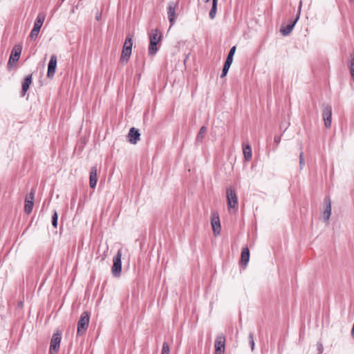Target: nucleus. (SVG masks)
<instances>
[{
  "label": "nucleus",
  "instance_id": "obj_10",
  "mask_svg": "<svg viewBox=\"0 0 354 354\" xmlns=\"http://www.w3.org/2000/svg\"><path fill=\"white\" fill-rule=\"evenodd\" d=\"M178 7V1H170L167 6V15L170 23V27L174 26L176 21V10Z\"/></svg>",
  "mask_w": 354,
  "mask_h": 354
},
{
  "label": "nucleus",
  "instance_id": "obj_26",
  "mask_svg": "<svg viewBox=\"0 0 354 354\" xmlns=\"http://www.w3.org/2000/svg\"><path fill=\"white\" fill-rule=\"evenodd\" d=\"M217 10V3H212V8L209 13V17L211 19H214Z\"/></svg>",
  "mask_w": 354,
  "mask_h": 354
},
{
  "label": "nucleus",
  "instance_id": "obj_9",
  "mask_svg": "<svg viewBox=\"0 0 354 354\" xmlns=\"http://www.w3.org/2000/svg\"><path fill=\"white\" fill-rule=\"evenodd\" d=\"M211 225L214 234L215 236L219 235L221 231V226L219 215L217 212L214 211L211 213Z\"/></svg>",
  "mask_w": 354,
  "mask_h": 354
},
{
  "label": "nucleus",
  "instance_id": "obj_23",
  "mask_svg": "<svg viewBox=\"0 0 354 354\" xmlns=\"http://www.w3.org/2000/svg\"><path fill=\"white\" fill-rule=\"evenodd\" d=\"M350 63H349V70L351 73V75L354 81V53H351L350 55Z\"/></svg>",
  "mask_w": 354,
  "mask_h": 354
},
{
  "label": "nucleus",
  "instance_id": "obj_12",
  "mask_svg": "<svg viewBox=\"0 0 354 354\" xmlns=\"http://www.w3.org/2000/svg\"><path fill=\"white\" fill-rule=\"evenodd\" d=\"M225 337L223 334L217 335L215 343V354H224L225 353Z\"/></svg>",
  "mask_w": 354,
  "mask_h": 354
},
{
  "label": "nucleus",
  "instance_id": "obj_27",
  "mask_svg": "<svg viewBox=\"0 0 354 354\" xmlns=\"http://www.w3.org/2000/svg\"><path fill=\"white\" fill-rule=\"evenodd\" d=\"M226 199H236L235 192L232 189H227Z\"/></svg>",
  "mask_w": 354,
  "mask_h": 354
},
{
  "label": "nucleus",
  "instance_id": "obj_37",
  "mask_svg": "<svg viewBox=\"0 0 354 354\" xmlns=\"http://www.w3.org/2000/svg\"><path fill=\"white\" fill-rule=\"evenodd\" d=\"M44 280H42V281H41V285H40V286H39V290H38L39 291L41 290V286H42V285L44 284Z\"/></svg>",
  "mask_w": 354,
  "mask_h": 354
},
{
  "label": "nucleus",
  "instance_id": "obj_28",
  "mask_svg": "<svg viewBox=\"0 0 354 354\" xmlns=\"http://www.w3.org/2000/svg\"><path fill=\"white\" fill-rule=\"evenodd\" d=\"M249 343H250V347H251V350L252 351H254V333L252 332H250L249 333Z\"/></svg>",
  "mask_w": 354,
  "mask_h": 354
},
{
  "label": "nucleus",
  "instance_id": "obj_11",
  "mask_svg": "<svg viewBox=\"0 0 354 354\" xmlns=\"http://www.w3.org/2000/svg\"><path fill=\"white\" fill-rule=\"evenodd\" d=\"M322 117L326 128L331 127L332 107L328 104H323Z\"/></svg>",
  "mask_w": 354,
  "mask_h": 354
},
{
  "label": "nucleus",
  "instance_id": "obj_5",
  "mask_svg": "<svg viewBox=\"0 0 354 354\" xmlns=\"http://www.w3.org/2000/svg\"><path fill=\"white\" fill-rule=\"evenodd\" d=\"M132 46H133V40H132L131 37H130V36L127 37V38L124 41L122 53H121V57H120L121 62H127L129 60V59L131 56V54Z\"/></svg>",
  "mask_w": 354,
  "mask_h": 354
},
{
  "label": "nucleus",
  "instance_id": "obj_39",
  "mask_svg": "<svg viewBox=\"0 0 354 354\" xmlns=\"http://www.w3.org/2000/svg\"><path fill=\"white\" fill-rule=\"evenodd\" d=\"M44 204L42 205V206H41V209H44Z\"/></svg>",
  "mask_w": 354,
  "mask_h": 354
},
{
  "label": "nucleus",
  "instance_id": "obj_4",
  "mask_svg": "<svg viewBox=\"0 0 354 354\" xmlns=\"http://www.w3.org/2000/svg\"><path fill=\"white\" fill-rule=\"evenodd\" d=\"M21 50L22 46L21 45H15L11 51V54L8 62L7 67L8 70H10L12 67H13L19 61L21 53Z\"/></svg>",
  "mask_w": 354,
  "mask_h": 354
},
{
  "label": "nucleus",
  "instance_id": "obj_30",
  "mask_svg": "<svg viewBox=\"0 0 354 354\" xmlns=\"http://www.w3.org/2000/svg\"><path fill=\"white\" fill-rule=\"evenodd\" d=\"M169 346L167 342H165L162 344L161 354H169Z\"/></svg>",
  "mask_w": 354,
  "mask_h": 354
},
{
  "label": "nucleus",
  "instance_id": "obj_35",
  "mask_svg": "<svg viewBox=\"0 0 354 354\" xmlns=\"http://www.w3.org/2000/svg\"><path fill=\"white\" fill-rule=\"evenodd\" d=\"M101 17H102V14L101 12H97L96 15H95V19L97 21H100L101 19Z\"/></svg>",
  "mask_w": 354,
  "mask_h": 354
},
{
  "label": "nucleus",
  "instance_id": "obj_21",
  "mask_svg": "<svg viewBox=\"0 0 354 354\" xmlns=\"http://www.w3.org/2000/svg\"><path fill=\"white\" fill-rule=\"evenodd\" d=\"M207 132V128L205 126H203L201 127L199 132L197 134L196 142H202L203 139L204 138L205 134Z\"/></svg>",
  "mask_w": 354,
  "mask_h": 354
},
{
  "label": "nucleus",
  "instance_id": "obj_20",
  "mask_svg": "<svg viewBox=\"0 0 354 354\" xmlns=\"http://www.w3.org/2000/svg\"><path fill=\"white\" fill-rule=\"evenodd\" d=\"M227 205L230 213H235L238 209V201H227Z\"/></svg>",
  "mask_w": 354,
  "mask_h": 354
},
{
  "label": "nucleus",
  "instance_id": "obj_6",
  "mask_svg": "<svg viewBox=\"0 0 354 354\" xmlns=\"http://www.w3.org/2000/svg\"><path fill=\"white\" fill-rule=\"evenodd\" d=\"M150 44L149 46V55H153L158 51L157 44L160 41V36H158V30H156L154 32L149 35Z\"/></svg>",
  "mask_w": 354,
  "mask_h": 354
},
{
  "label": "nucleus",
  "instance_id": "obj_19",
  "mask_svg": "<svg viewBox=\"0 0 354 354\" xmlns=\"http://www.w3.org/2000/svg\"><path fill=\"white\" fill-rule=\"evenodd\" d=\"M243 152L244 158L247 161L250 160L252 158V149L249 144L243 145Z\"/></svg>",
  "mask_w": 354,
  "mask_h": 354
},
{
  "label": "nucleus",
  "instance_id": "obj_15",
  "mask_svg": "<svg viewBox=\"0 0 354 354\" xmlns=\"http://www.w3.org/2000/svg\"><path fill=\"white\" fill-rule=\"evenodd\" d=\"M324 209L322 212V219L324 223H328L331 214L330 201H326L324 204Z\"/></svg>",
  "mask_w": 354,
  "mask_h": 354
},
{
  "label": "nucleus",
  "instance_id": "obj_25",
  "mask_svg": "<svg viewBox=\"0 0 354 354\" xmlns=\"http://www.w3.org/2000/svg\"><path fill=\"white\" fill-rule=\"evenodd\" d=\"M231 64H232L231 63L225 62V64H224V66H223V68L222 70V73L221 75V78H223L227 75Z\"/></svg>",
  "mask_w": 354,
  "mask_h": 354
},
{
  "label": "nucleus",
  "instance_id": "obj_36",
  "mask_svg": "<svg viewBox=\"0 0 354 354\" xmlns=\"http://www.w3.org/2000/svg\"><path fill=\"white\" fill-rule=\"evenodd\" d=\"M209 0H206V2L209 1ZM212 3H218V0H212Z\"/></svg>",
  "mask_w": 354,
  "mask_h": 354
},
{
  "label": "nucleus",
  "instance_id": "obj_17",
  "mask_svg": "<svg viewBox=\"0 0 354 354\" xmlns=\"http://www.w3.org/2000/svg\"><path fill=\"white\" fill-rule=\"evenodd\" d=\"M299 15L297 16V17L289 24L286 26L285 27H281L280 29V32L283 36L288 35L292 30L294 26H295L297 21L299 19Z\"/></svg>",
  "mask_w": 354,
  "mask_h": 354
},
{
  "label": "nucleus",
  "instance_id": "obj_14",
  "mask_svg": "<svg viewBox=\"0 0 354 354\" xmlns=\"http://www.w3.org/2000/svg\"><path fill=\"white\" fill-rule=\"evenodd\" d=\"M140 139V133L139 131L132 127L130 129L129 134H128V140L131 144H136Z\"/></svg>",
  "mask_w": 354,
  "mask_h": 354
},
{
  "label": "nucleus",
  "instance_id": "obj_33",
  "mask_svg": "<svg viewBox=\"0 0 354 354\" xmlns=\"http://www.w3.org/2000/svg\"><path fill=\"white\" fill-rule=\"evenodd\" d=\"M280 142H281V136H275L274 138V142L276 144L277 147Z\"/></svg>",
  "mask_w": 354,
  "mask_h": 354
},
{
  "label": "nucleus",
  "instance_id": "obj_32",
  "mask_svg": "<svg viewBox=\"0 0 354 354\" xmlns=\"http://www.w3.org/2000/svg\"><path fill=\"white\" fill-rule=\"evenodd\" d=\"M317 346L318 353L322 354L324 351V346H323L321 342H318L317 344Z\"/></svg>",
  "mask_w": 354,
  "mask_h": 354
},
{
  "label": "nucleus",
  "instance_id": "obj_7",
  "mask_svg": "<svg viewBox=\"0 0 354 354\" xmlns=\"http://www.w3.org/2000/svg\"><path fill=\"white\" fill-rule=\"evenodd\" d=\"M44 21V14L43 12H40L38 15V16L35 21L33 28L32 29V30L30 32V37L31 39H34L37 37V35L39 32V30L43 25Z\"/></svg>",
  "mask_w": 354,
  "mask_h": 354
},
{
  "label": "nucleus",
  "instance_id": "obj_40",
  "mask_svg": "<svg viewBox=\"0 0 354 354\" xmlns=\"http://www.w3.org/2000/svg\"><path fill=\"white\" fill-rule=\"evenodd\" d=\"M351 3H354V0H349Z\"/></svg>",
  "mask_w": 354,
  "mask_h": 354
},
{
  "label": "nucleus",
  "instance_id": "obj_16",
  "mask_svg": "<svg viewBox=\"0 0 354 354\" xmlns=\"http://www.w3.org/2000/svg\"><path fill=\"white\" fill-rule=\"evenodd\" d=\"M97 166L92 167L89 174V185L91 188H94L96 186L97 182Z\"/></svg>",
  "mask_w": 354,
  "mask_h": 354
},
{
  "label": "nucleus",
  "instance_id": "obj_31",
  "mask_svg": "<svg viewBox=\"0 0 354 354\" xmlns=\"http://www.w3.org/2000/svg\"><path fill=\"white\" fill-rule=\"evenodd\" d=\"M305 165V160L304 157V152L301 151L299 153V168L302 169Z\"/></svg>",
  "mask_w": 354,
  "mask_h": 354
},
{
  "label": "nucleus",
  "instance_id": "obj_3",
  "mask_svg": "<svg viewBox=\"0 0 354 354\" xmlns=\"http://www.w3.org/2000/svg\"><path fill=\"white\" fill-rule=\"evenodd\" d=\"M122 249H119L117 252L116 255L113 259V266L111 268V272L113 277H118L121 275L122 272Z\"/></svg>",
  "mask_w": 354,
  "mask_h": 354
},
{
  "label": "nucleus",
  "instance_id": "obj_2",
  "mask_svg": "<svg viewBox=\"0 0 354 354\" xmlns=\"http://www.w3.org/2000/svg\"><path fill=\"white\" fill-rule=\"evenodd\" d=\"M90 315L87 311L81 314L77 323V336H81L86 332L89 324Z\"/></svg>",
  "mask_w": 354,
  "mask_h": 354
},
{
  "label": "nucleus",
  "instance_id": "obj_22",
  "mask_svg": "<svg viewBox=\"0 0 354 354\" xmlns=\"http://www.w3.org/2000/svg\"><path fill=\"white\" fill-rule=\"evenodd\" d=\"M26 203L24 205V212L29 214L32 211V208L34 206V201H25Z\"/></svg>",
  "mask_w": 354,
  "mask_h": 354
},
{
  "label": "nucleus",
  "instance_id": "obj_38",
  "mask_svg": "<svg viewBox=\"0 0 354 354\" xmlns=\"http://www.w3.org/2000/svg\"><path fill=\"white\" fill-rule=\"evenodd\" d=\"M18 306L19 307H22L23 306V302L22 301H19V304H18Z\"/></svg>",
  "mask_w": 354,
  "mask_h": 354
},
{
  "label": "nucleus",
  "instance_id": "obj_8",
  "mask_svg": "<svg viewBox=\"0 0 354 354\" xmlns=\"http://www.w3.org/2000/svg\"><path fill=\"white\" fill-rule=\"evenodd\" d=\"M62 339V333L59 332L55 333L50 340L49 354H55L58 352Z\"/></svg>",
  "mask_w": 354,
  "mask_h": 354
},
{
  "label": "nucleus",
  "instance_id": "obj_29",
  "mask_svg": "<svg viewBox=\"0 0 354 354\" xmlns=\"http://www.w3.org/2000/svg\"><path fill=\"white\" fill-rule=\"evenodd\" d=\"M57 220H58V215L56 211H54V213L52 216V225L54 227H57Z\"/></svg>",
  "mask_w": 354,
  "mask_h": 354
},
{
  "label": "nucleus",
  "instance_id": "obj_24",
  "mask_svg": "<svg viewBox=\"0 0 354 354\" xmlns=\"http://www.w3.org/2000/svg\"><path fill=\"white\" fill-rule=\"evenodd\" d=\"M235 51H236V46H232L230 51H229V53L227 55V59L225 60L226 62H229V63H232V61H233V56L235 53Z\"/></svg>",
  "mask_w": 354,
  "mask_h": 354
},
{
  "label": "nucleus",
  "instance_id": "obj_18",
  "mask_svg": "<svg viewBox=\"0 0 354 354\" xmlns=\"http://www.w3.org/2000/svg\"><path fill=\"white\" fill-rule=\"evenodd\" d=\"M250 260V251L247 246L243 248L241 251V259H240V263L244 267H246L248 265V263Z\"/></svg>",
  "mask_w": 354,
  "mask_h": 354
},
{
  "label": "nucleus",
  "instance_id": "obj_13",
  "mask_svg": "<svg viewBox=\"0 0 354 354\" xmlns=\"http://www.w3.org/2000/svg\"><path fill=\"white\" fill-rule=\"evenodd\" d=\"M57 68V57L53 55L50 57V61L48 64L47 76L49 78H53L55 75Z\"/></svg>",
  "mask_w": 354,
  "mask_h": 354
},
{
  "label": "nucleus",
  "instance_id": "obj_1",
  "mask_svg": "<svg viewBox=\"0 0 354 354\" xmlns=\"http://www.w3.org/2000/svg\"><path fill=\"white\" fill-rule=\"evenodd\" d=\"M44 69V62H40L37 71L35 73H33L32 74L26 76V77L24 79L22 84H21V93H20L21 97L25 96L27 91L30 88V86L32 82V75L33 74H37V73H39L40 76H39V82L40 83V85L42 86L41 77H42V73H43Z\"/></svg>",
  "mask_w": 354,
  "mask_h": 354
},
{
  "label": "nucleus",
  "instance_id": "obj_34",
  "mask_svg": "<svg viewBox=\"0 0 354 354\" xmlns=\"http://www.w3.org/2000/svg\"><path fill=\"white\" fill-rule=\"evenodd\" d=\"M34 196H35V194H34V192L32 190L29 194H28L26 196V198L25 199H34Z\"/></svg>",
  "mask_w": 354,
  "mask_h": 354
},
{
  "label": "nucleus",
  "instance_id": "obj_41",
  "mask_svg": "<svg viewBox=\"0 0 354 354\" xmlns=\"http://www.w3.org/2000/svg\"><path fill=\"white\" fill-rule=\"evenodd\" d=\"M62 1H64V0H61Z\"/></svg>",
  "mask_w": 354,
  "mask_h": 354
}]
</instances>
